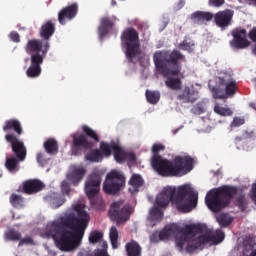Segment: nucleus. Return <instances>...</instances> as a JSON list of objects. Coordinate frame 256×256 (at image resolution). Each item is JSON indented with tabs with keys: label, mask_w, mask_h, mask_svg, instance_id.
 <instances>
[{
	"label": "nucleus",
	"mask_w": 256,
	"mask_h": 256,
	"mask_svg": "<svg viewBox=\"0 0 256 256\" xmlns=\"http://www.w3.org/2000/svg\"><path fill=\"white\" fill-rule=\"evenodd\" d=\"M6 241H21V233L15 229H10L5 233Z\"/></svg>",
	"instance_id": "nucleus-34"
},
{
	"label": "nucleus",
	"mask_w": 256,
	"mask_h": 256,
	"mask_svg": "<svg viewBox=\"0 0 256 256\" xmlns=\"http://www.w3.org/2000/svg\"><path fill=\"white\" fill-rule=\"evenodd\" d=\"M36 161L40 167H45V165H47V163H49V159H47V157H45V154L43 152L37 153Z\"/></svg>",
	"instance_id": "nucleus-41"
},
{
	"label": "nucleus",
	"mask_w": 256,
	"mask_h": 256,
	"mask_svg": "<svg viewBox=\"0 0 256 256\" xmlns=\"http://www.w3.org/2000/svg\"><path fill=\"white\" fill-rule=\"evenodd\" d=\"M78 13L79 4H77V2L62 8L58 13V21L60 25H67V21H73Z\"/></svg>",
	"instance_id": "nucleus-15"
},
{
	"label": "nucleus",
	"mask_w": 256,
	"mask_h": 256,
	"mask_svg": "<svg viewBox=\"0 0 256 256\" xmlns=\"http://www.w3.org/2000/svg\"><path fill=\"white\" fill-rule=\"evenodd\" d=\"M237 88H238L237 81H235V79L228 80L225 84V92H226L227 98L233 97V95L237 93Z\"/></svg>",
	"instance_id": "nucleus-28"
},
{
	"label": "nucleus",
	"mask_w": 256,
	"mask_h": 256,
	"mask_svg": "<svg viewBox=\"0 0 256 256\" xmlns=\"http://www.w3.org/2000/svg\"><path fill=\"white\" fill-rule=\"evenodd\" d=\"M196 109H201V108H199V107H196Z\"/></svg>",
	"instance_id": "nucleus-59"
},
{
	"label": "nucleus",
	"mask_w": 256,
	"mask_h": 256,
	"mask_svg": "<svg viewBox=\"0 0 256 256\" xmlns=\"http://www.w3.org/2000/svg\"><path fill=\"white\" fill-rule=\"evenodd\" d=\"M159 151H165L163 144H154L152 148L153 157H155V155H159Z\"/></svg>",
	"instance_id": "nucleus-47"
},
{
	"label": "nucleus",
	"mask_w": 256,
	"mask_h": 256,
	"mask_svg": "<svg viewBox=\"0 0 256 256\" xmlns=\"http://www.w3.org/2000/svg\"><path fill=\"white\" fill-rule=\"evenodd\" d=\"M83 134L72 135V155H81L83 151H91L95 147V143H99V134L91 127L82 126Z\"/></svg>",
	"instance_id": "nucleus-8"
},
{
	"label": "nucleus",
	"mask_w": 256,
	"mask_h": 256,
	"mask_svg": "<svg viewBox=\"0 0 256 256\" xmlns=\"http://www.w3.org/2000/svg\"><path fill=\"white\" fill-rule=\"evenodd\" d=\"M102 247H103L104 251H107L106 250L107 249V242H103Z\"/></svg>",
	"instance_id": "nucleus-54"
},
{
	"label": "nucleus",
	"mask_w": 256,
	"mask_h": 256,
	"mask_svg": "<svg viewBox=\"0 0 256 256\" xmlns=\"http://www.w3.org/2000/svg\"><path fill=\"white\" fill-rule=\"evenodd\" d=\"M5 165L10 173H17L19 171V160L16 157L7 158Z\"/></svg>",
	"instance_id": "nucleus-29"
},
{
	"label": "nucleus",
	"mask_w": 256,
	"mask_h": 256,
	"mask_svg": "<svg viewBox=\"0 0 256 256\" xmlns=\"http://www.w3.org/2000/svg\"><path fill=\"white\" fill-rule=\"evenodd\" d=\"M193 47H195V42L191 38H185L178 45V48H180L182 51H188L189 53H191V51H193Z\"/></svg>",
	"instance_id": "nucleus-32"
},
{
	"label": "nucleus",
	"mask_w": 256,
	"mask_h": 256,
	"mask_svg": "<svg viewBox=\"0 0 256 256\" xmlns=\"http://www.w3.org/2000/svg\"><path fill=\"white\" fill-rule=\"evenodd\" d=\"M85 175H87V170L83 166L78 165H71L68 173L66 174V179L74 185V187H77L81 181H83Z\"/></svg>",
	"instance_id": "nucleus-17"
},
{
	"label": "nucleus",
	"mask_w": 256,
	"mask_h": 256,
	"mask_svg": "<svg viewBox=\"0 0 256 256\" xmlns=\"http://www.w3.org/2000/svg\"><path fill=\"white\" fill-rule=\"evenodd\" d=\"M108 215L111 221H116L117 223H125L129 221V218L131 217V206H123V201L113 202L108 211Z\"/></svg>",
	"instance_id": "nucleus-12"
},
{
	"label": "nucleus",
	"mask_w": 256,
	"mask_h": 256,
	"mask_svg": "<svg viewBox=\"0 0 256 256\" xmlns=\"http://www.w3.org/2000/svg\"><path fill=\"white\" fill-rule=\"evenodd\" d=\"M197 99V91L189 86H185L184 89L177 95V100L182 101V103H195Z\"/></svg>",
	"instance_id": "nucleus-18"
},
{
	"label": "nucleus",
	"mask_w": 256,
	"mask_h": 256,
	"mask_svg": "<svg viewBox=\"0 0 256 256\" xmlns=\"http://www.w3.org/2000/svg\"><path fill=\"white\" fill-rule=\"evenodd\" d=\"M121 45L126 49L124 53L128 63H135L137 57L141 55L139 32L134 28L125 29L121 34Z\"/></svg>",
	"instance_id": "nucleus-9"
},
{
	"label": "nucleus",
	"mask_w": 256,
	"mask_h": 256,
	"mask_svg": "<svg viewBox=\"0 0 256 256\" xmlns=\"http://www.w3.org/2000/svg\"><path fill=\"white\" fill-rule=\"evenodd\" d=\"M30 243H33V239H31V237H26L21 239L20 238V242L18 244V247H21L22 245H29Z\"/></svg>",
	"instance_id": "nucleus-49"
},
{
	"label": "nucleus",
	"mask_w": 256,
	"mask_h": 256,
	"mask_svg": "<svg viewBox=\"0 0 256 256\" xmlns=\"http://www.w3.org/2000/svg\"><path fill=\"white\" fill-rule=\"evenodd\" d=\"M153 61L158 73L167 77L166 87L172 91H181L183 81L177 76L181 74V63L186 61L185 55L179 50H161L154 53Z\"/></svg>",
	"instance_id": "nucleus-5"
},
{
	"label": "nucleus",
	"mask_w": 256,
	"mask_h": 256,
	"mask_svg": "<svg viewBox=\"0 0 256 256\" xmlns=\"http://www.w3.org/2000/svg\"><path fill=\"white\" fill-rule=\"evenodd\" d=\"M239 193L235 186L224 185L210 190L205 198V203L213 213H219L225 207H229L233 197Z\"/></svg>",
	"instance_id": "nucleus-7"
},
{
	"label": "nucleus",
	"mask_w": 256,
	"mask_h": 256,
	"mask_svg": "<svg viewBox=\"0 0 256 256\" xmlns=\"http://www.w3.org/2000/svg\"><path fill=\"white\" fill-rule=\"evenodd\" d=\"M3 131H5V133L14 131L18 137L23 135V127L21 126V122L17 119L7 120L3 126Z\"/></svg>",
	"instance_id": "nucleus-22"
},
{
	"label": "nucleus",
	"mask_w": 256,
	"mask_h": 256,
	"mask_svg": "<svg viewBox=\"0 0 256 256\" xmlns=\"http://www.w3.org/2000/svg\"><path fill=\"white\" fill-rule=\"evenodd\" d=\"M248 37L253 41V43H256V28L249 31Z\"/></svg>",
	"instance_id": "nucleus-51"
},
{
	"label": "nucleus",
	"mask_w": 256,
	"mask_h": 256,
	"mask_svg": "<svg viewBox=\"0 0 256 256\" xmlns=\"http://www.w3.org/2000/svg\"><path fill=\"white\" fill-rule=\"evenodd\" d=\"M214 111L215 113H217L218 115H221L222 117H231V115H233V111H231V109L221 107L219 105H216L214 107Z\"/></svg>",
	"instance_id": "nucleus-39"
},
{
	"label": "nucleus",
	"mask_w": 256,
	"mask_h": 256,
	"mask_svg": "<svg viewBox=\"0 0 256 256\" xmlns=\"http://www.w3.org/2000/svg\"><path fill=\"white\" fill-rule=\"evenodd\" d=\"M61 191L63 195H70L71 193V184L67 180L62 181L61 183Z\"/></svg>",
	"instance_id": "nucleus-43"
},
{
	"label": "nucleus",
	"mask_w": 256,
	"mask_h": 256,
	"mask_svg": "<svg viewBox=\"0 0 256 256\" xmlns=\"http://www.w3.org/2000/svg\"><path fill=\"white\" fill-rule=\"evenodd\" d=\"M233 15H235V12L231 9L218 11L213 15L214 23L217 27H220V29H227L233 21Z\"/></svg>",
	"instance_id": "nucleus-16"
},
{
	"label": "nucleus",
	"mask_w": 256,
	"mask_h": 256,
	"mask_svg": "<svg viewBox=\"0 0 256 256\" xmlns=\"http://www.w3.org/2000/svg\"><path fill=\"white\" fill-rule=\"evenodd\" d=\"M86 161L91 163H99L103 159V154L99 150H93L85 156Z\"/></svg>",
	"instance_id": "nucleus-31"
},
{
	"label": "nucleus",
	"mask_w": 256,
	"mask_h": 256,
	"mask_svg": "<svg viewBox=\"0 0 256 256\" xmlns=\"http://www.w3.org/2000/svg\"><path fill=\"white\" fill-rule=\"evenodd\" d=\"M125 249L127 256H141V245L135 240L126 243Z\"/></svg>",
	"instance_id": "nucleus-24"
},
{
	"label": "nucleus",
	"mask_w": 256,
	"mask_h": 256,
	"mask_svg": "<svg viewBox=\"0 0 256 256\" xmlns=\"http://www.w3.org/2000/svg\"><path fill=\"white\" fill-rule=\"evenodd\" d=\"M208 5L210 7H223L225 5V0H208Z\"/></svg>",
	"instance_id": "nucleus-44"
},
{
	"label": "nucleus",
	"mask_w": 256,
	"mask_h": 256,
	"mask_svg": "<svg viewBox=\"0 0 256 256\" xmlns=\"http://www.w3.org/2000/svg\"><path fill=\"white\" fill-rule=\"evenodd\" d=\"M125 186V176L118 171H111L106 176L103 184V190L108 195H117L121 191V187Z\"/></svg>",
	"instance_id": "nucleus-10"
},
{
	"label": "nucleus",
	"mask_w": 256,
	"mask_h": 256,
	"mask_svg": "<svg viewBox=\"0 0 256 256\" xmlns=\"http://www.w3.org/2000/svg\"><path fill=\"white\" fill-rule=\"evenodd\" d=\"M217 223L222 228L229 227L233 223V217H231L229 214L221 213L218 216H216Z\"/></svg>",
	"instance_id": "nucleus-26"
},
{
	"label": "nucleus",
	"mask_w": 256,
	"mask_h": 256,
	"mask_svg": "<svg viewBox=\"0 0 256 256\" xmlns=\"http://www.w3.org/2000/svg\"><path fill=\"white\" fill-rule=\"evenodd\" d=\"M9 38L11 41H13V43H20L21 42V36L19 35V33L17 31H12L9 34Z\"/></svg>",
	"instance_id": "nucleus-45"
},
{
	"label": "nucleus",
	"mask_w": 256,
	"mask_h": 256,
	"mask_svg": "<svg viewBox=\"0 0 256 256\" xmlns=\"http://www.w3.org/2000/svg\"><path fill=\"white\" fill-rule=\"evenodd\" d=\"M150 241L152 243H159L161 241V238L159 237V232H154L150 236Z\"/></svg>",
	"instance_id": "nucleus-50"
},
{
	"label": "nucleus",
	"mask_w": 256,
	"mask_h": 256,
	"mask_svg": "<svg viewBox=\"0 0 256 256\" xmlns=\"http://www.w3.org/2000/svg\"><path fill=\"white\" fill-rule=\"evenodd\" d=\"M117 146V144H108L105 142L100 143V149L102 151V154L105 155V157H111V153H113V147Z\"/></svg>",
	"instance_id": "nucleus-36"
},
{
	"label": "nucleus",
	"mask_w": 256,
	"mask_h": 256,
	"mask_svg": "<svg viewBox=\"0 0 256 256\" xmlns=\"http://www.w3.org/2000/svg\"><path fill=\"white\" fill-rule=\"evenodd\" d=\"M44 149L48 155H57L59 153V144H57V140L49 138L44 142Z\"/></svg>",
	"instance_id": "nucleus-25"
},
{
	"label": "nucleus",
	"mask_w": 256,
	"mask_h": 256,
	"mask_svg": "<svg viewBox=\"0 0 256 256\" xmlns=\"http://www.w3.org/2000/svg\"><path fill=\"white\" fill-rule=\"evenodd\" d=\"M100 205H103V200H100Z\"/></svg>",
	"instance_id": "nucleus-58"
},
{
	"label": "nucleus",
	"mask_w": 256,
	"mask_h": 256,
	"mask_svg": "<svg viewBox=\"0 0 256 256\" xmlns=\"http://www.w3.org/2000/svg\"><path fill=\"white\" fill-rule=\"evenodd\" d=\"M237 207H239V209H241V211H245V209H247V198H245V195H240L238 198H237Z\"/></svg>",
	"instance_id": "nucleus-42"
},
{
	"label": "nucleus",
	"mask_w": 256,
	"mask_h": 256,
	"mask_svg": "<svg viewBox=\"0 0 256 256\" xmlns=\"http://www.w3.org/2000/svg\"><path fill=\"white\" fill-rule=\"evenodd\" d=\"M119 240V231H117V227L112 226L110 229V241L112 245V249H117L119 247L118 241Z\"/></svg>",
	"instance_id": "nucleus-33"
},
{
	"label": "nucleus",
	"mask_w": 256,
	"mask_h": 256,
	"mask_svg": "<svg viewBox=\"0 0 256 256\" xmlns=\"http://www.w3.org/2000/svg\"><path fill=\"white\" fill-rule=\"evenodd\" d=\"M115 27V22L109 17H103L100 20V26L98 28V33L100 39H105L109 35V31Z\"/></svg>",
	"instance_id": "nucleus-20"
},
{
	"label": "nucleus",
	"mask_w": 256,
	"mask_h": 256,
	"mask_svg": "<svg viewBox=\"0 0 256 256\" xmlns=\"http://www.w3.org/2000/svg\"><path fill=\"white\" fill-rule=\"evenodd\" d=\"M185 7V0H180L177 3V9H183Z\"/></svg>",
	"instance_id": "nucleus-53"
},
{
	"label": "nucleus",
	"mask_w": 256,
	"mask_h": 256,
	"mask_svg": "<svg viewBox=\"0 0 256 256\" xmlns=\"http://www.w3.org/2000/svg\"><path fill=\"white\" fill-rule=\"evenodd\" d=\"M194 159L191 156H176L172 161L162 156H152L151 165L162 177H182L193 171Z\"/></svg>",
	"instance_id": "nucleus-6"
},
{
	"label": "nucleus",
	"mask_w": 256,
	"mask_h": 256,
	"mask_svg": "<svg viewBox=\"0 0 256 256\" xmlns=\"http://www.w3.org/2000/svg\"><path fill=\"white\" fill-rule=\"evenodd\" d=\"M65 203V198L61 197L53 201L54 209H59Z\"/></svg>",
	"instance_id": "nucleus-48"
},
{
	"label": "nucleus",
	"mask_w": 256,
	"mask_h": 256,
	"mask_svg": "<svg viewBox=\"0 0 256 256\" xmlns=\"http://www.w3.org/2000/svg\"><path fill=\"white\" fill-rule=\"evenodd\" d=\"M39 39H30L28 40L25 51L30 55V66L26 71L27 77L30 79H37L41 75V65L45 60V56L49 53L50 44L49 39L55 35V24L53 21L48 20L45 22L39 31Z\"/></svg>",
	"instance_id": "nucleus-4"
},
{
	"label": "nucleus",
	"mask_w": 256,
	"mask_h": 256,
	"mask_svg": "<svg viewBox=\"0 0 256 256\" xmlns=\"http://www.w3.org/2000/svg\"><path fill=\"white\" fill-rule=\"evenodd\" d=\"M101 239H103V233L97 230H94L90 233L89 241L90 243H100Z\"/></svg>",
	"instance_id": "nucleus-40"
},
{
	"label": "nucleus",
	"mask_w": 256,
	"mask_h": 256,
	"mask_svg": "<svg viewBox=\"0 0 256 256\" xmlns=\"http://www.w3.org/2000/svg\"><path fill=\"white\" fill-rule=\"evenodd\" d=\"M146 99L151 105H157L159 99H161V93L159 91L146 90Z\"/></svg>",
	"instance_id": "nucleus-30"
},
{
	"label": "nucleus",
	"mask_w": 256,
	"mask_h": 256,
	"mask_svg": "<svg viewBox=\"0 0 256 256\" xmlns=\"http://www.w3.org/2000/svg\"><path fill=\"white\" fill-rule=\"evenodd\" d=\"M183 228H177L174 226H165L160 232H159V238L161 241H166L171 237L172 235H175V241H176V246H177V236L179 235L180 231Z\"/></svg>",
	"instance_id": "nucleus-23"
},
{
	"label": "nucleus",
	"mask_w": 256,
	"mask_h": 256,
	"mask_svg": "<svg viewBox=\"0 0 256 256\" xmlns=\"http://www.w3.org/2000/svg\"><path fill=\"white\" fill-rule=\"evenodd\" d=\"M102 173L100 171H93L85 182V194L91 201L92 205H95V196L101 191Z\"/></svg>",
	"instance_id": "nucleus-11"
},
{
	"label": "nucleus",
	"mask_w": 256,
	"mask_h": 256,
	"mask_svg": "<svg viewBox=\"0 0 256 256\" xmlns=\"http://www.w3.org/2000/svg\"><path fill=\"white\" fill-rule=\"evenodd\" d=\"M191 19L193 23L203 25V23H209V21H213V13L205 11H196L191 14Z\"/></svg>",
	"instance_id": "nucleus-21"
},
{
	"label": "nucleus",
	"mask_w": 256,
	"mask_h": 256,
	"mask_svg": "<svg viewBox=\"0 0 256 256\" xmlns=\"http://www.w3.org/2000/svg\"><path fill=\"white\" fill-rule=\"evenodd\" d=\"M198 200L199 194L189 184L179 186L178 189L167 186L157 195L155 206L150 210V217L152 221H161L163 219V210L161 209L169 207L170 202L180 213H190L197 207Z\"/></svg>",
	"instance_id": "nucleus-2"
},
{
	"label": "nucleus",
	"mask_w": 256,
	"mask_h": 256,
	"mask_svg": "<svg viewBox=\"0 0 256 256\" xmlns=\"http://www.w3.org/2000/svg\"><path fill=\"white\" fill-rule=\"evenodd\" d=\"M241 125H245V119L235 117L230 125V127H241Z\"/></svg>",
	"instance_id": "nucleus-46"
},
{
	"label": "nucleus",
	"mask_w": 256,
	"mask_h": 256,
	"mask_svg": "<svg viewBox=\"0 0 256 256\" xmlns=\"http://www.w3.org/2000/svg\"><path fill=\"white\" fill-rule=\"evenodd\" d=\"M74 212H66L46 226L44 233L53 239L60 251L69 252L81 247L85 229L89 225V214L81 204L73 206Z\"/></svg>",
	"instance_id": "nucleus-1"
},
{
	"label": "nucleus",
	"mask_w": 256,
	"mask_h": 256,
	"mask_svg": "<svg viewBox=\"0 0 256 256\" xmlns=\"http://www.w3.org/2000/svg\"><path fill=\"white\" fill-rule=\"evenodd\" d=\"M225 239V232L218 229L213 232L203 224H186L176 236L177 247L183 249L187 243L186 251L195 253L197 249L203 251L205 245H219Z\"/></svg>",
	"instance_id": "nucleus-3"
},
{
	"label": "nucleus",
	"mask_w": 256,
	"mask_h": 256,
	"mask_svg": "<svg viewBox=\"0 0 256 256\" xmlns=\"http://www.w3.org/2000/svg\"><path fill=\"white\" fill-rule=\"evenodd\" d=\"M130 185L134 189H139V187H143V177L139 174H134L130 179Z\"/></svg>",
	"instance_id": "nucleus-37"
},
{
	"label": "nucleus",
	"mask_w": 256,
	"mask_h": 256,
	"mask_svg": "<svg viewBox=\"0 0 256 256\" xmlns=\"http://www.w3.org/2000/svg\"><path fill=\"white\" fill-rule=\"evenodd\" d=\"M10 203L12 207H15L16 209L19 207H23V196L18 194H11L10 196Z\"/></svg>",
	"instance_id": "nucleus-35"
},
{
	"label": "nucleus",
	"mask_w": 256,
	"mask_h": 256,
	"mask_svg": "<svg viewBox=\"0 0 256 256\" xmlns=\"http://www.w3.org/2000/svg\"><path fill=\"white\" fill-rule=\"evenodd\" d=\"M0 177H3V172L0 170Z\"/></svg>",
	"instance_id": "nucleus-57"
},
{
	"label": "nucleus",
	"mask_w": 256,
	"mask_h": 256,
	"mask_svg": "<svg viewBox=\"0 0 256 256\" xmlns=\"http://www.w3.org/2000/svg\"><path fill=\"white\" fill-rule=\"evenodd\" d=\"M256 6V0H249Z\"/></svg>",
	"instance_id": "nucleus-56"
},
{
	"label": "nucleus",
	"mask_w": 256,
	"mask_h": 256,
	"mask_svg": "<svg viewBox=\"0 0 256 256\" xmlns=\"http://www.w3.org/2000/svg\"><path fill=\"white\" fill-rule=\"evenodd\" d=\"M236 141H242L241 137H236Z\"/></svg>",
	"instance_id": "nucleus-55"
},
{
	"label": "nucleus",
	"mask_w": 256,
	"mask_h": 256,
	"mask_svg": "<svg viewBox=\"0 0 256 256\" xmlns=\"http://www.w3.org/2000/svg\"><path fill=\"white\" fill-rule=\"evenodd\" d=\"M5 139L11 143L12 151L19 161H24L27 158V148L25 144L20 141L14 134H7Z\"/></svg>",
	"instance_id": "nucleus-14"
},
{
	"label": "nucleus",
	"mask_w": 256,
	"mask_h": 256,
	"mask_svg": "<svg viewBox=\"0 0 256 256\" xmlns=\"http://www.w3.org/2000/svg\"><path fill=\"white\" fill-rule=\"evenodd\" d=\"M233 39L230 41V47L235 51H241L242 49H247L251 42L247 40V30L243 28H236L232 31Z\"/></svg>",
	"instance_id": "nucleus-13"
},
{
	"label": "nucleus",
	"mask_w": 256,
	"mask_h": 256,
	"mask_svg": "<svg viewBox=\"0 0 256 256\" xmlns=\"http://www.w3.org/2000/svg\"><path fill=\"white\" fill-rule=\"evenodd\" d=\"M127 159L129 161H135L137 159V157L133 153H127Z\"/></svg>",
	"instance_id": "nucleus-52"
},
{
	"label": "nucleus",
	"mask_w": 256,
	"mask_h": 256,
	"mask_svg": "<svg viewBox=\"0 0 256 256\" xmlns=\"http://www.w3.org/2000/svg\"><path fill=\"white\" fill-rule=\"evenodd\" d=\"M43 189H45V184L37 179L28 180L23 184V191L27 195L39 193V191H43Z\"/></svg>",
	"instance_id": "nucleus-19"
},
{
	"label": "nucleus",
	"mask_w": 256,
	"mask_h": 256,
	"mask_svg": "<svg viewBox=\"0 0 256 256\" xmlns=\"http://www.w3.org/2000/svg\"><path fill=\"white\" fill-rule=\"evenodd\" d=\"M212 95L214 99H228L227 93L221 87H213L212 88Z\"/></svg>",
	"instance_id": "nucleus-38"
},
{
	"label": "nucleus",
	"mask_w": 256,
	"mask_h": 256,
	"mask_svg": "<svg viewBox=\"0 0 256 256\" xmlns=\"http://www.w3.org/2000/svg\"><path fill=\"white\" fill-rule=\"evenodd\" d=\"M112 149L115 161H117V163H123L124 161H127V152H125L121 147L116 145L113 146Z\"/></svg>",
	"instance_id": "nucleus-27"
}]
</instances>
